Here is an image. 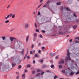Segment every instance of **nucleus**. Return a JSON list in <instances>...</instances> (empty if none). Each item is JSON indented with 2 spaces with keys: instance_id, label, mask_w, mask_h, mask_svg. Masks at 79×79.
<instances>
[{
  "instance_id": "f257e3e1",
  "label": "nucleus",
  "mask_w": 79,
  "mask_h": 79,
  "mask_svg": "<svg viewBox=\"0 0 79 79\" xmlns=\"http://www.w3.org/2000/svg\"><path fill=\"white\" fill-rule=\"evenodd\" d=\"M71 71V69L69 68H68V69H66L65 70H63L62 71V73H63V74L65 73L67 75V73H69V71Z\"/></svg>"
},
{
  "instance_id": "f03ea898",
  "label": "nucleus",
  "mask_w": 79,
  "mask_h": 79,
  "mask_svg": "<svg viewBox=\"0 0 79 79\" xmlns=\"http://www.w3.org/2000/svg\"><path fill=\"white\" fill-rule=\"evenodd\" d=\"M70 55V54H69V52L67 53V56L66 57H65V61L67 62V60H71V58H70V57H69V55Z\"/></svg>"
},
{
  "instance_id": "7ed1b4c3",
  "label": "nucleus",
  "mask_w": 79,
  "mask_h": 79,
  "mask_svg": "<svg viewBox=\"0 0 79 79\" xmlns=\"http://www.w3.org/2000/svg\"><path fill=\"white\" fill-rule=\"evenodd\" d=\"M64 63V61L63 60H62L61 61H60L59 62V64H63Z\"/></svg>"
},
{
  "instance_id": "20e7f679",
  "label": "nucleus",
  "mask_w": 79,
  "mask_h": 79,
  "mask_svg": "<svg viewBox=\"0 0 79 79\" xmlns=\"http://www.w3.org/2000/svg\"><path fill=\"white\" fill-rule=\"evenodd\" d=\"M25 27L27 29L29 27V24L28 23H26L25 25Z\"/></svg>"
},
{
  "instance_id": "39448f33",
  "label": "nucleus",
  "mask_w": 79,
  "mask_h": 79,
  "mask_svg": "<svg viewBox=\"0 0 79 79\" xmlns=\"http://www.w3.org/2000/svg\"><path fill=\"white\" fill-rule=\"evenodd\" d=\"M10 39L11 41H13V40H16V38L13 37H10Z\"/></svg>"
},
{
  "instance_id": "423d86ee",
  "label": "nucleus",
  "mask_w": 79,
  "mask_h": 79,
  "mask_svg": "<svg viewBox=\"0 0 79 79\" xmlns=\"http://www.w3.org/2000/svg\"><path fill=\"white\" fill-rule=\"evenodd\" d=\"M22 77L23 79H25L26 77V75H25V73L23 74L22 75Z\"/></svg>"
},
{
  "instance_id": "0eeeda50",
  "label": "nucleus",
  "mask_w": 79,
  "mask_h": 79,
  "mask_svg": "<svg viewBox=\"0 0 79 79\" xmlns=\"http://www.w3.org/2000/svg\"><path fill=\"white\" fill-rule=\"evenodd\" d=\"M29 35H28L26 37V42H27V41H28V40H29Z\"/></svg>"
},
{
  "instance_id": "6e6552de",
  "label": "nucleus",
  "mask_w": 79,
  "mask_h": 79,
  "mask_svg": "<svg viewBox=\"0 0 79 79\" xmlns=\"http://www.w3.org/2000/svg\"><path fill=\"white\" fill-rule=\"evenodd\" d=\"M69 75L71 76H73V75H74V73H73V72H71L70 73Z\"/></svg>"
},
{
  "instance_id": "1a4fd4ad",
  "label": "nucleus",
  "mask_w": 79,
  "mask_h": 79,
  "mask_svg": "<svg viewBox=\"0 0 79 79\" xmlns=\"http://www.w3.org/2000/svg\"><path fill=\"white\" fill-rule=\"evenodd\" d=\"M33 36L35 37H37V34L36 33H34Z\"/></svg>"
},
{
  "instance_id": "9d476101",
  "label": "nucleus",
  "mask_w": 79,
  "mask_h": 79,
  "mask_svg": "<svg viewBox=\"0 0 79 79\" xmlns=\"http://www.w3.org/2000/svg\"><path fill=\"white\" fill-rule=\"evenodd\" d=\"M55 55V53H51L50 54V56H54V55Z\"/></svg>"
},
{
  "instance_id": "9b49d317",
  "label": "nucleus",
  "mask_w": 79,
  "mask_h": 79,
  "mask_svg": "<svg viewBox=\"0 0 79 79\" xmlns=\"http://www.w3.org/2000/svg\"><path fill=\"white\" fill-rule=\"evenodd\" d=\"M65 8L66 9L67 11H71V10L69 9L68 7Z\"/></svg>"
},
{
  "instance_id": "f8f14e48",
  "label": "nucleus",
  "mask_w": 79,
  "mask_h": 79,
  "mask_svg": "<svg viewBox=\"0 0 79 79\" xmlns=\"http://www.w3.org/2000/svg\"><path fill=\"white\" fill-rule=\"evenodd\" d=\"M9 18H10V15H8L6 17H5V19H8Z\"/></svg>"
},
{
  "instance_id": "ddd939ff",
  "label": "nucleus",
  "mask_w": 79,
  "mask_h": 79,
  "mask_svg": "<svg viewBox=\"0 0 79 79\" xmlns=\"http://www.w3.org/2000/svg\"><path fill=\"white\" fill-rule=\"evenodd\" d=\"M24 49H23L22 50V51L21 52V54H22V55L24 54Z\"/></svg>"
},
{
  "instance_id": "4468645a",
  "label": "nucleus",
  "mask_w": 79,
  "mask_h": 79,
  "mask_svg": "<svg viewBox=\"0 0 79 79\" xmlns=\"http://www.w3.org/2000/svg\"><path fill=\"white\" fill-rule=\"evenodd\" d=\"M50 3V1L48 0L46 2V4H48V3Z\"/></svg>"
},
{
  "instance_id": "2eb2a0df",
  "label": "nucleus",
  "mask_w": 79,
  "mask_h": 79,
  "mask_svg": "<svg viewBox=\"0 0 79 79\" xmlns=\"http://www.w3.org/2000/svg\"><path fill=\"white\" fill-rule=\"evenodd\" d=\"M59 67L60 69H61V68H62V65H60L59 66Z\"/></svg>"
},
{
  "instance_id": "dca6fc26",
  "label": "nucleus",
  "mask_w": 79,
  "mask_h": 79,
  "mask_svg": "<svg viewBox=\"0 0 79 79\" xmlns=\"http://www.w3.org/2000/svg\"><path fill=\"white\" fill-rule=\"evenodd\" d=\"M2 39H3V40H5V37L4 36V37H2Z\"/></svg>"
},
{
  "instance_id": "f3484780",
  "label": "nucleus",
  "mask_w": 79,
  "mask_h": 79,
  "mask_svg": "<svg viewBox=\"0 0 79 79\" xmlns=\"http://www.w3.org/2000/svg\"><path fill=\"white\" fill-rule=\"evenodd\" d=\"M60 4H61L60 2H57L56 3L57 5H60Z\"/></svg>"
},
{
  "instance_id": "a211bd4d",
  "label": "nucleus",
  "mask_w": 79,
  "mask_h": 79,
  "mask_svg": "<svg viewBox=\"0 0 79 79\" xmlns=\"http://www.w3.org/2000/svg\"><path fill=\"white\" fill-rule=\"evenodd\" d=\"M15 15L14 14L13 15H12V18H15Z\"/></svg>"
},
{
  "instance_id": "6ab92c4d",
  "label": "nucleus",
  "mask_w": 79,
  "mask_h": 79,
  "mask_svg": "<svg viewBox=\"0 0 79 79\" xmlns=\"http://www.w3.org/2000/svg\"><path fill=\"white\" fill-rule=\"evenodd\" d=\"M37 73H39L40 72V69H38L37 70Z\"/></svg>"
},
{
  "instance_id": "aec40b11",
  "label": "nucleus",
  "mask_w": 79,
  "mask_h": 79,
  "mask_svg": "<svg viewBox=\"0 0 79 79\" xmlns=\"http://www.w3.org/2000/svg\"><path fill=\"white\" fill-rule=\"evenodd\" d=\"M35 31H36L37 32H39V30L38 29H36L35 30Z\"/></svg>"
},
{
  "instance_id": "412c9836",
  "label": "nucleus",
  "mask_w": 79,
  "mask_h": 79,
  "mask_svg": "<svg viewBox=\"0 0 79 79\" xmlns=\"http://www.w3.org/2000/svg\"><path fill=\"white\" fill-rule=\"evenodd\" d=\"M53 67H54V65H53V64H52L51 65V68H53Z\"/></svg>"
},
{
  "instance_id": "4be33fe9",
  "label": "nucleus",
  "mask_w": 79,
  "mask_h": 79,
  "mask_svg": "<svg viewBox=\"0 0 79 79\" xmlns=\"http://www.w3.org/2000/svg\"><path fill=\"white\" fill-rule=\"evenodd\" d=\"M47 6V4H45L43 6V7H46Z\"/></svg>"
},
{
  "instance_id": "5701e85b",
  "label": "nucleus",
  "mask_w": 79,
  "mask_h": 79,
  "mask_svg": "<svg viewBox=\"0 0 79 79\" xmlns=\"http://www.w3.org/2000/svg\"><path fill=\"white\" fill-rule=\"evenodd\" d=\"M46 67H47V66L46 65H44L43 66L42 68H46Z\"/></svg>"
},
{
  "instance_id": "b1692460",
  "label": "nucleus",
  "mask_w": 79,
  "mask_h": 79,
  "mask_svg": "<svg viewBox=\"0 0 79 79\" xmlns=\"http://www.w3.org/2000/svg\"><path fill=\"white\" fill-rule=\"evenodd\" d=\"M43 4H43H40V5L38 7V8H39L40 7V6H42V4Z\"/></svg>"
},
{
  "instance_id": "393cba45",
  "label": "nucleus",
  "mask_w": 79,
  "mask_h": 79,
  "mask_svg": "<svg viewBox=\"0 0 79 79\" xmlns=\"http://www.w3.org/2000/svg\"><path fill=\"white\" fill-rule=\"evenodd\" d=\"M77 27V26H74L73 27V28L74 29H76Z\"/></svg>"
},
{
  "instance_id": "a878e982",
  "label": "nucleus",
  "mask_w": 79,
  "mask_h": 79,
  "mask_svg": "<svg viewBox=\"0 0 79 79\" xmlns=\"http://www.w3.org/2000/svg\"><path fill=\"white\" fill-rule=\"evenodd\" d=\"M60 34H61V35H63V32H60Z\"/></svg>"
},
{
  "instance_id": "bb28decb",
  "label": "nucleus",
  "mask_w": 79,
  "mask_h": 79,
  "mask_svg": "<svg viewBox=\"0 0 79 79\" xmlns=\"http://www.w3.org/2000/svg\"><path fill=\"white\" fill-rule=\"evenodd\" d=\"M5 22L6 23H9V20H7V21H5Z\"/></svg>"
},
{
  "instance_id": "cd10ccee",
  "label": "nucleus",
  "mask_w": 79,
  "mask_h": 79,
  "mask_svg": "<svg viewBox=\"0 0 79 79\" xmlns=\"http://www.w3.org/2000/svg\"><path fill=\"white\" fill-rule=\"evenodd\" d=\"M77 74H79V72H77V73H76V75H77Z\"/></svg>"
},
{
  "instance_id": "c85d7f7f",
  "label": "nucleus",
  "mask_w": 79,
  "mask_h": 79,
  "mask_svg": "<svg viewBox=\"0 0 79 79\" xmlns=\"http://www.w3.org/2000/svg\"><path fill=\"white\" fill-rule=\"evenodd\" d=\"M79 22V19H77L76 20V22L78 23Z\"/></svg>"
},
{
  "instance_id": "c756f323",
  "label": "nucleus",
  "mask_w": 79,
  "mask_h": 79,
  "mask_svg": "<svg viewBox=\"0 0 79 79\" xmlns=\"http://www.w3.org/2000/svg\"><path fill=\"white\" fill-rule=\"evenodd\" d=\"M12 67H14V66H15V65L14 64H12Z\"/></svg>"
},
{
  "instance_id": "7c9ffc66",
  "label": "nucleus",
  "mask_w": 79,
  "mask_h": 79,
  "mask_svg": "<svg viewBox=\"0 0 79 79\" xmlns=\"http://www.w3.org/2000/svg\"><path fill=\"white\" fill-rule=\"evenodd\" d=\"M63 6H61L60 7V10H63Z\"/></svg>"
},
{
  "instance_id": "2f4dec72",
  "label": "nucleus",
  "mask_w": 79,
  "mask_h": 79,
  "mask_svg": "<svg viewBox=\"0 0 79 79\" xmlns=\"http://www.w3.org/2000/svg\"><path fill=\"white\" fill-rule=\"evenodd\" d=\"M40 73H38L37 75H36V76H40Z\"/></svg>"
},
{
  "instance_id": "473e14b6",
  "label": "nucleus",
  "mask_w": 79,
  "mask_h": 79,
  "mask_svg": "<svg viewBox=\"0 0 79 79\" xmlns=\"http://www.w3.org/2000/svg\"><path fill=\"white\" fill-rule=\"evenodd\" d=\"M35 26L36 27H37V24H36V23H35Z\"/></svg>"
},
{
  "instance_id": "72a5a7b5",
  "label": "nucleus",
  "mask_w": 79,
  "mask_h": 79,
  "mask_svg": "<svg viewBox=\"0 0 79 79\" xmlns=\"http://www.w3.org/2000/svg\"><path fill=\"white\" fill-rule=\"evenodd\" d=\"M57 76H55L54 77V79H56V78H57Z\"/></svg>"
},
{
  "instance_id": "f704fd0d",
  "label": "nucleus",
  "mask_w": 79,
  "mask_h": 79,
  "mask_svg": "<svg viewBox=\"0 0 79 79\" xmlns=\"http://www.w3.org/2000/svg\"><path fill=\"white\" fill-rule=\"evenodd\" d=\"M40 37L41 38H43V36H42V35H40Z\"/></svg>"
},
{
  "instance_id": "c9c22d12",
  "label": "nucleus",
  "mask_w": 79,
  "mask_h": 79,
  "mask_svg": "<svg viewBox=\"0 0 79 79\" xmlns=\"http://www.w3.org/2000/svg\"><path fill=\"white\" fill-rule=\"evenodd\" d=\"M27 68H30V65L29 64H28L27 65Z\"/></svg>"
},
{
  "instance_id": "e433bc0d",
  "label": "nucleus",
  "mask_w": 79,
  "mask_h": 79,
  "mask_svg": "<svg viewBox=\"0 0 79 79\" xmlns=\"http://www.w3.org/2000/svg\"><path fill=\"white\" fill-rule=\"evenodd\" d=\"M35 71H33L32 72V74H35Z\"/></svg>"
},
{
  "instance_id": "4c0bfd02",
  "label": "nucleus",
  "mask_w": 79,
  "mask_h": 79,
  "mask_svg": "<svg viewBox=\"0 0 79 79\" xmlns=\"http://www.w3.org/2000/svg\"><path fill=\"white\" fill-rule=\"evenodd\" d=\"M41 31L42 32H43V33H44L45 32L44 30H42Z\"/></svg>"
},
{
  "instance_id": "58836bf2",
  "label": "nucleus",
  "mask_w": 79,
  "mask_h": 79,
  "mask_svg": "<svg viewBox=\"0 0 79 79\" xmlns=\"http://www.w3.org/2000/svg\"><path fill=\"white\" fill-rule=\"evenodd\" d=\"M73 15L74 16H75V17H77V15H76L75 14H73Z\"/></svg>"
},
{
  "instance_id": "ea45409f",
  "label": "nucleus",
  "mask_w": 79,
  "mask_h": 79,
  "mask_svg": "<svg viewBox=\"0 0 79 79\" xmlns=\"http://www.w3.org/2000/svg\"><path fill=\"white\" fill-rule=\"evenodd\" d=\"M27 58L28 59H29V58H30V57L29 56H28L27 57Z\"/></svg>"
},
{
  "instance_id": "a19ab883",
  "label": "nucleus",
  "mask_w": 79,
  "mask_h": 79,
  "mask_svg": "<svg viewBox=\"0 0 79 79\" xmlns=\"http://www.w3.org/2000/svg\"><path fill=\"white\" fill-rule=\"evenodd\" d=\"M50 62L52 64V63H53V61L52 60H51Z\"/></svg>"
},
{
  "instance_id": "79ce46f5",
  "label": "nucleus",
  "mask_w": 79,
  "mask_h": 79,
  "mask_svg": "<svg viewBox=\"0 0 79 79\" xmlns=\"http://www.w3.org/2000/svg\"><path fill=\"white\" fill-rule=\"evenodd\" d=\"M12 15H13V14H10V17H11V16H12Z\"/></svg>"
},
{
  "instance_id": "37998d69",
  "label": "nucleus",
  "mask_w": 79,
  "mask_h": 79,
  "mask_svg": "<svg viewBox=\"0 0 79 79\" xmlns=\"http://www.w3.org/2000/svg\"><path fill=\"white\" fill-rule=\"evenodd\" d=\"M76 39H78V40H79V37H77L76 38Z\"/></svg>"
},
{
  "instance_id": "c03bdc74",
  "label": "nucleus",
  "mask_w": 79,
  "mask_h": 79,
  "mask_svg": "<svg viewBox=\"0 0 79 79\" xmlns=\"http://www.w3.org/2000/svg\"><path fill=\"white\" fill-rule=\"evenodd\" d=\"M18 67H19V68H21V65H19V66H18Z\"/></svg>"
},
{
  "instance_id": "a18cd8bd",
  "label": "nucleus",
  "mask_w": 79,
  "mask_h": 79,
  "mask_svg": "<svg viewBox=\"0 0 79 79\" xmlns=\"http://www.w3.org/2000/svg\"><path fill=\"white\" fill-rule=\"evenodd\" d=\"M35 60H34L33 61V64H35Z\"/></svg>"
},
{
  "instance_id": "49530a36",
  "label": "nucleus",
  "mask_w": 79,
  "mask_h": 79,
  "mask_svg": "<svg viewBox=\"0 0 79 79\" xmlns=\"http://www.w3.org/2000/svg\"><path fill=\"white\" fill-rule=\"evenodd\" d=\"M37 55L36 54L35 55V57H37Z\"/></svg>"
},
{
  "instance_id": "de8ad7c7",
  "label": "nucleus",
  "mask_w": 79,
  "mask_h": 79,
  "mask_svg": "<svg viewBox=\"0 0 79 79\" xmlns=\"http://www.w3.org/2000/svg\"><path fill=\"white\" fill-rule=\"evenodd\" d=\"M40 52H41V51H40V50L38 51L39 53H40Z\"/></svg>"
},
{
  "instance_id": "09e8293b",
  "label": "nucleus",
  "mask_w": 79,
  "mask_h": 79,
  "mask_svg": "<svg viewBox=\"0 0 79 79\" xmlns=\"http://www.w3.org/2000/svg\"><path fill=\"white\" fill-rule=\"evenodd\" d=\"M34 45L32 44V45H31V48H33V47H34Z\"/></svg>"
},
{
  "instance_id": "8fccbe9b",
  "label": "nucleus",
  "mask_w": 79,
  "mask_h": 79,
  "mask_svg": "<svg viewBox=\"0 0 79 79\" xmlns=\"http://www.w3.org/2000/svg\"><path fill=\"white\" fill-rule=\"evenodd\" d=\"M44 74V72H43L41 73V75H43Z\"/></svg>"
},
{
  "instance_id": "3c124183",
  "label": "nucleus",
  "mask_w": 79,
  "mask_h": 79,
  "mask_svg": "<svg viewBox=\"0 0 79 79\" xmlns=\"http://www.w3.org/2000/svg\"><path fill=\"white\" fill-rule=\"evenodd\" d=\"M72 41H73V40H72V39L70 40H69V42H72Z\"/></svg>"
},
{
  "instance_id": "603ef678",
  "label": "nucleus",
  "mask_w": 79,
  "mask_h": 79,
  "mask_svg": "<svg viewBox=\"0 0 79 79\" xmlns=\"http://www.w3.org/2000/svg\"><path fill=\"white\" fill-rule=\"evenodd\" d=\"M38 15H40V12H39L38 13Z\"/></svg>"
},
{
  "instance_id": "864d4df0",
  "label": "nucleus",
  "mask_w": 79,
  "mask_h": 79,
  "mask_svg": "<svg viewBox=\"0 0 79 79\" xmlns=\"http://www.w3.org/2000/svg\"><path fill=\"white\" fill-rule=\"evenodd\" d=\"M42 49H45V47H42Z\"/></svg>"
},
{
  "instance_id": "5fc2aeb1",
  "label": "nucleus",
  "mask_w": 79,
  "mask_h": 79,
  "mask_svg": "<svg viewBox=\"0 0 79 79\" xmlns=\"http://www.w3.org/2000/svg\"><path fill=\"white\" fill-rule=\"evenodd\" d=\"M25 73H27V70H25Z\"/></svg>"
},
{
  "instance_id": "6e6d98bb",
  "label": "nucleus",
  "mask_w": 79,
  "mask_h": 79,
  "mask_svg": "<svg viewBox=\"0 0 79 79\" xmlns=\"http://www.w3.org/2000/svg\"><path fill=\"white\" fill-rule=\"evenodd\" d=\"M40 61H41V63H43V60H41Z\"/></svg>"
},
{
  "instance_id": "4d7b16f0",
  "label": "nucleus",
  "mask_w": 79,
  "mask_h": 79,
  "mask_svg": "<svg viewBox=\"0 0 79 79\" xmlns=\"http://www.w3.org/2000/svg\"><path fill=\"white\" fill-rule=\"evenodd\" d=\"M30 53L31 54H32V53H33V52L32 51H31L30 52Z\"/></svg>"
},
{
  "instance_id": "13d9d810",
  "label": "nucleus",
  "mask_w": 79,
  "mask_h": 79,
  "mask_svg": "<svg viewBox=\"0 0 79 79\" xmlns=\"http://www.w3.org/2000/svg\"><path fill=\"white\" fill-rule=\"evenodd\" d=\"M42 2H43V0H41L40 1V3H42Z\"/></svg>"
},
{
  "instance_id": "bf43d9fd",
  "label": "nucleus",
  "mask_w": 79,
  "mask_h": 79,
  "mask_svg": "<svg viewBox=\"0 0 79 79\" xmlns=\"http://www.w3.org/2000/svg\"><path fill=\"white\" fill-rule=\"evenodd\" d=\"M67 53H69V50H67Z\"/></svg>"
},
{
  "instance_id": "052dcab7",
  "label": "nucleus",
  "mask_w": 79,
  "mask_h": 79,
  "mask_svg": "<svg viewBox=\"0 0 79 79\" xmlns=\"http://www.w3.org/2000/svg\"><path fill=\"white\" fill-rule=\"evenodd\" d=\"M19 77L18 76L17 77V79H19Z\"/></svg>"
},
{
  "instance_id": "680f3d73",
  "label": "nucleus",
  "mask_w": 79,
  "mask_h": 79,
  "mask_svg": "<svg viewBox=\"0 0 79 79\" xmlns=\"http://www.w3.org/2000/svg\"><path fill=\"white\" fill-rule=\"evenodd\" d=\"M56 59H58V57L56 56Z\"/></svg>"
},
{
  "instance_id": "e2e57ef3",
  "label": "nucleus",
  "mask_w": 79,
  "mask_h": 79,
  "mask_svg": "<svg viewBox=\"0 0 79 79\" xmlns=\"http://www.w3.org/2000/svg\"><path fill=\"white\" fill-rule=\"evenodd\" d=\"M10 5H9L7 7V9L8 8H9V7H10Z\"/></svg>"
},
{
  "instance_id": "0e129e2a",
  "label": "nucleus",
  "mask_w": 79,
  "mask_h": 79,
  "mask_svg": "<svg viewBox=\"0 0 79 79\" xmlns=\"http://www.w3.org/2000/svg\"><path fill=\"white\" fill-rule=\"evenodd\" d=\"M75 42L76 43H79V41H76Z\"/></svg>"
},
{
  "instance_id": "69168bd1",
  "label": "nucleus",
  "mask_w": 79,
  "mask_h": 79,
  "mask_svg": "<svg viewBox=\"0 0 79 79\" xmlns=\"http://www.w3.org/2000/svg\"><path fill=\"white\" fill-rule=\"evenodd\" d=\"M41 45V44H40V43H39V44H38V45Z\"/></svg>"
},
{
  "instance_id": "338daca9",
  "label": "nucleus",
  "mask_w": 79,
  "mask_h": 79,
  "mask_svg": "<svg viewBox=\"0 0 79 79\" xmlns=\"http://www.w3.org/2000/svg\"><path fill=\"white\" fill-rule=\"evenodd\" d=\"M35 52V50H34L33 51V52L34 53Z\"/></svg>"
},
{
  "instance_id": "774afa93",
  "label": "nucleus",
  "mask_w": 79,
  "mask_h": 79,
  "mask_svg": "<svg viewBox=\"0 0 79 79\" xmlns=\"http://www.w3.org/2000/svg\"><path fill=\"white\" fill-rule=\"evenodd\" d=\"M66 37H69V35H67Z\"/></svg>"
}]
</instances>
